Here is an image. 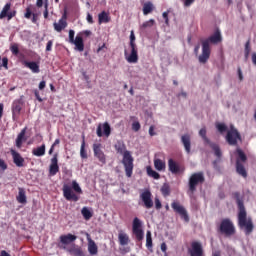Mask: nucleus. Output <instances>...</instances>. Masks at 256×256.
Returning <instances> with one entry per match:
<instances>
[{"instance_id":"nucleus-56","label":"nucleus","mask_w":256,"mask_h":256,"mask_svg":"<svg viewBox=\"0 0 256 256\" xmlns=\"http://www.w3.org/2000/svg\"><path fill=\"white\" fill-rule=\"evenodd\" d=\"M34 95H35L37 101H39V103L43 102V98H41V96L39 95V91L35 90Z\"/></svg>"},{"instance_id":"nucleus-29","label":"nucleus","mask_w":256,"mask_h":256,"mask_svg":"<svg viewBox=\"0 0 256 256\" xmlns=\"http://www.w3.org/2000/svg\"><path fill=\"white\" fill-rule=\"evenodd\" d=\"M236 153H237V158H236V163H246L247 162V155H245V152H243V150H241L240 148L236 149Z\"/></svg>"},{"instance_id":"nucleus-2","label":"nucleus","mask_w":256,"mask_h":256,"mask_svg":"<svg viewBox=\"0 0 256 256\" xmlns=\"http://www.w3.org/2000/svg\"><path fill=\"white\" fill-rule=\"evenodd\" d=\"M223 41V36H221V31L217 30L210 37L201 40L202 43V53L198 56V61L201 65H205L211 57V45H218Z\"/></svg>"},{"instance_id":"nucleus-18","label":"nucleus","mask_w":256,"mask_h":256,"mask_svg":"<svg viewBox=\"0 0 256 256\" xmlns=\"http://www.w3.org/2000/svg\"><path fill=\"white\" fill-rule=\"evenodd\" d=\"M93 152L94 157H97L102 165H105L107 163L105 153H103V150H101V144H93Z\"/></svg>"},{"instance_id":"nucleus-58","label":"nucleus","mask_w":256,"mask_h":256,"mask_svg":"<svg viewBox=\"0 0 256 256\" xmlns=\"http://www.w3.org/2000/svg\"><path fill=\"white\" fill-rule=\"evenodd\" d=\"M87 22L90 24V25H93L94 21H93V16L91 14H87Z\"/></svg>"},{"instance_id":"nucleus-27","label":"nucleus","mask_w":256,"mask_h":256,"mask_svg":"<svg viewBox=\"0 0 256 256\" xmlns=\"http://www.w3.org/2000/svg\"><path fill=\"white\" fill-rule=\"evenodd\" d=\"M236 173L243 177V179H247V169H245V165L243 163H236Z\"/></svg>"},{"instance_id":"nucleus-9","label":"nucleus","mask_w":256,"mask_h":256,"mask_svg":"<svg viewBox=\"0 0 256 256\" xmlns=\"http://www.w3.org/2000/svg\"><path fill=\"white\" fill-rule=\"evenodd\" d=\"M171 207L175 213L180 215L181 219H183L186 223H189V214L187 213L185 207L181 205V203L178 201H173Z\"/></svg>"},{"instance_id":"nucleus-23","label":"nucleus","mask_w":256,"mask_h":256,"mask_svg":"<svg viewBox=\"0 0 256 256\" xmlns=\"http://www.w3.org/2000/svg\"><path fill=\"white\" fill-rule=\"evenodd\" d=\"M87 241H88V252L91 255H97L99 248L97 247V244L91 239V236L89 234H86Z\"/></svg>"},{"instance_id":"nucleus-35","label":"nucleus","mask_w":256,"mask_h":256,"mask_svg":"<svg viewBox=\"0 0 256 256\" xmlns=\"http://www.w3.org/2000/svg\"><path fill=\"white\" fill-rule=\"evenodd\" d=\"M146 171L148 177H152V179H161V175H159L157 171L153 170L151 166L146 167Z\"/></svg>"},{"instance_id":"nucleus-61","label":"nucleus","mask_w":256,"mask_h":256,"mask_svg":"<svg viewBox=\"0 0 256 256\" xmlns=\"http://www.w3.org/2000/svg\"><path fill=\"white\" fill-rule=\"evenodd\" d=\"M161 251L162 253H167V244L165 242L161 244Z\"/></svg>"},{"instance_id":"nucleus-6","label":"nucleus","mask_w":256,"mask_h":256,"mask_svg":"<svg viewBox=\"0 0 256 256\" xmlns=\"http://www.w3.org/2000/svg\"><path fill=\"white\" fill-rule=\"evenodd\" d=\"M218 231L221 235H225V237H231L235 233V225L231 219L225 218L221 221Z\"/></svg>"},{"instance_id":"nucleus-34","label":"nucleus","mask_w":256,"mask_h":256,"mask_svg":"<svg viewBox=\"0 0 256 256\" xmlns=\"http://www.w3.org/2000/svg\"><path fill=\"white\" fill-rule=\"evenodd\" d=\"M119 243L122 246L129 245V236L126 233L120 232L118 235Z\"/></svg>"},{"instance_id":"nucleus-26","label":"nucleus","mask_w":256,"mask_h":256,"mask_svg":"<svg viewBox=\"0 0 256 256\" xmlns=\"http://www.w3.org/2000/svg\"><path fill=\"white\" fill-rule=\"evenodd\" d=\"M72 45H75L77 51H84L85 49V44L83 43V37L77 35L75 40L71 42Z\"/></svg>"},{"instance_id":"nucleus-51","label":"nucleus","mask_w":256,"mask_h":256,"mask_svg":"<svg viewBox=\"0 0 256 256\" xmlns=\"http://www.w3.org/2000/svg\"><path fill=\"white\" fill-rule=\"evenodd\" d=\"M75 41V30H69V43Z\"/></svg>"},{"instance_id":"nucleus-30","label":"nucleus","mask_w":256,"mask_h":256,"mask_svg":"<svg viewBox=\"0 0 256 256\" xmlns=\"http://www.w3.org/2000/svg\"><path fill=\"white\" fill-rule=\"evenodd\" d=\"M18 203L25 205L27 203V195H25V189L19 188L18 196L16 197Z\"/></svg>"},{"instance_id":"nucleus-36","label":"nucleus","mask_w":256,"mask_h":256,"mask_svg":"<svg viewBox=\"0 0 256 256\" xmlns=\"http://www.w3.org/2000/svg\"><path fill=\"white\" fill-rule=\"evenodd\" d=\"M160 191L164 197H169V195H171V187L167 183L162 185Z\"/></svg>"},{"instance_id":"nucleus-55","label":"nucleus","mask_w":256,"mask_h":256,"mask_svg":"<svg viewBox=\"0 0 256 256\" xmlns=\"http://www.w3.org/2000/svg\"><path fill=\"white\" fill-rule=\"evenodd\" d=\"M51 49H53V40L48 41L46 45V51H51Z\"/></svg>"},{"instance_id":"nucleus-21","label":"nucleus","mask_w":256,"mask_h":256,"mask_svg":"<svg viewBox=\"0 0 256 256\" xmlns=\"http://www.w3.org/2000/svg\"><path fill=\"white\" fill-rule=\"evenodd\" d=\"M181 143H182L186 153L189 155V153H191V134L182 135Z\"/></svg>"},{"instance_id":"nucleus-47","label":"nucleus","mask_w":256,"mask_h":256,"mask_svg":"<svg viewBox=\"0 0 256 256\" xmlns=\"http://www.w3.org/2000/svg\"><path fill=\"white\" fill-rule=\"evenodd\" d=\"M10 51L13 53V55H19V45L12 44L10 47Z\"/></svg>"},{"instance_id":"nucleus-14","label":"nucleus","mask_w":256,"mask_h":256,"mask_svg":"<svg viewBox=\"0 0 256 256\" xmlns=\"http://www.w3.org/2000/svg\"><path fill=\"white\" fill-rule=\"evenodd\" d=\"M151 197H153V194H151V191L149 190H145L140 194V199L142 203H144L146 209H151L153 207V199Z\"/></svg>"},{"instance_id":"nucleus-32","label":"nucleus","mask_w":256,"mask_h":256,"mask_svg":"<svg viewBox=\"0 0 256 256\" xmlns=\"http://www.w3.org/2000/svg\"><path fill=\"white\" fill-rule=\"evenodd\" d=\"M109 21H111V18H109V14H107V12L102 11L98 15V23H99V25H101L102 23H109Z\"/></svg>"},{"instance_id":"nucleus-39","label":"nucleus","mask_w":256,"mask_h":256,"mask_svg":"<svg viewBox=\"0 0 256 256\" xmlns=\"http://www.w3.org/2000/svg\"><path fill=\"white\" fill-rule=\"evenodd\" d=\"M9 11H11V3H6L0 13V19H5V17H7V14L9 13Z\"/></svg>"},{"instance_id":"nucleus-10","label":"nucleus","mask_w":256,"mask_h":256,"mask_svg":"<svg viewBox=\"0 0 256 256\" xmlns=\"http://www.w3.org/2000/svg\"><path fill=\"white\" fill-rule=\"evenodd\" d=\"M60 249H64L71 256H85L83 249L76 244H72L71 246H60Z\"/></svg>"},{"instance_id":"nucleus-12","label":"nucleus","mask_w":256,"mask_h":256,"mask_svg":"<svg viewBox=\"0 0 256 256\" xmlns=\"http://www.w3.org/2000/svg\"><path fill=\"white\" fill-rule=\"evenodd\" d=\"M188 254L190 256H203V244L198 241L192 242L190 248L188 249Z\"/></svg>"},{"instance_id":"nucleus-49","label":"nucleus","mask_w":256,"mask_h":256,"mask_svg":"<svg viewBox=\"0 0 256 256\" xmlns=\"http://www.w3.org/2000/svg\"><path fill=\"white\" fill-rule=\"evenodd\" d=\"M245 59H249V54L251 53V47H249V42L245 44Z\"/></svg>"},{"instance_id":"nucleus-38","label":"nucleus","mask_w":256,"mask_h":256,"mask_svg":"<svg viewBox=\"0 0 256 256\" xmlns=\"http://www.w3.org/2000/svg\"><path fill=\"white\" fill-rule=\"evenodd\" d=\"M153 12V3L146 2L143 5V15H149V13Z\"/></svg>"},{"instance_id":"nucleus-8","label":"nucleus","mask_w":256,"mask_h":256,"mask_svg":"<svg viewBox=\"0 0 256 256\" xmlns=\"http://www.w3.org/2000/svg\"><path fill=\"white\" fill-rule=\"evenodd\" d=\"M141 227H143V222L138 217H135L132 222V233L138 241H141L145 237V232H143Z\"/></svg>"},{"instance_id":"nucleus-44","label":"nucleus","mask_w":256,"mask_h":256,"mask_svg":"<svg viewBox=\"0 0 256 256\" xmlns=\"http://www.w3.org/2000/svg\"><path fill=\"white\" fill-rule=\"evenodd\" d=\"M216 129L219 131V133H225V131H227V125L224 123H219L216 125Z\"/></svg>"},{"instance_id":"nucleus-54","label":"nucleus","mask_w":256,"mask_h":256,"mask_svg":"<svg viewBox=\"0 0 256 256\" xmlns=\"http://www.w3.org/2000/svg\"><path fill=\"white\" fill-rule=\"evenodd\" d=\"M162 204H161V200H159V198H155V208L156 209H161Z\"/></svg>"},{"instance_id":"nucleus-24","label":"nucleus","mask_w":256,"mask_h":256,"mask_svg":"<svg viewBox=\"0 0 256 256\" xmlns=\"http://www.w3.org/2000/svg\"><path fill=\"white\" fill-rule=\"evenodd\" d=\"M168 169L174 175H177V173H181V171H183L181 166L177 162H175L173 159H169L168 160Z\"/></svg>"},{"instance_id":"nucleus-19","label":"nucleus","mask_w":256,"mask_h":256,"mask_svg":"<svg viewBox=\"0 0 256 256\" xmlns=\"http://www.w3.org/2000/svg\"><path fill=\"white\" fill-rule=\"evenodd\" d=\"M59 160L57 159V154H54V156L51 159V164L49 167V173L52 177L54 175H57L59 173Z\"/></svg>"},{"instance_id":"nucleus-11","label":"nucleus","mask_w":256,"mask_h":256,"mask_svg":"<svg viewBox=\"0 0 256 256\" xmlns=\"http://www.w3.org/2000/svg\"><path fill=\"white\" fill-rule=\"evenodd\" d=\"M97 137H110L111 135V125L109 122H104L103 124H99L96 130Z\"/></svg>"},{"instance_id":"nucleus-15","label":"nucleus","mask_w":256,"mask_h":256,"mask_svg":"<svg viewBox=\"0 0 256 256\" xmlns=\"http://www.w3.org/2000/svg\"><path fill=\"white\" fill-rule=\"evenodd\" d=\"M23 108V99L15 100L12 104V119L17 121L19 115L21 114V109Z\"/></svg>"},{"instance_id":"nucleus-42","label":"nucleus","mask_w":256,"mask_h":256,"mask_svg":"<svg viewBox=\"0 0 256 256\" xmlns=\"http://www.w3.org/2000/svg\"><path fill=\"white\" fill-rule=\"evenodd\" d=\"M72 189L75 191V193H83V190L81 189V186H79V183L77 181H72Z\"/></svg>"},{"instance_id":"nucleus-4","label":"nucleus","mask_w":256,"mask_h":256,"mask_svg":"<svg viewBox=\"0 0 256 256\" xmlns=\"http://www.w3.org/2000/svg\"><path fill=\"white\" fill-rule=\"evenodd\" d=\"M199 135L200 137H202L204 144L205 145H209V147L214 151V155L217 157L218 160H215L213 163L214 165H217V163L219 162V160L222 157V152H221V148H219V145L211 142V140H209V138H207V129L205 128H201L199 131Z\"/></svg>"},{"instance_id":"nucleus-60","label":"nucleus","mask_w":256,"mask_h":256,"mask_svg":"<svg viewBox=\"0 0 256 256\" xmlns=\"http://www.w3.org/2000/svg\"><path fill=\"white\" fill-rule=\"evenodd\" d=\"M149 135H150V137H155V127L154 126H150Z\"/></svg>"},{"instance_id":"nucleus-20","label":"nucleus","mask_w":256,"mask_h":256,"mask_svg":"<svg viewBox=\"0 0 256 256\" xmlns=\"http://www.w3.org/2000/svg\"><path fill=\"white\" fill-rule=\"evenodd\" d=\"M53 27L57 33H61L63 29H67V15L63 14L62 18L58 22L53 23Z\"/></svg>"},{"instance_id":"nucleus-13","label":"nucleus","mask_w":256,"mask_h":256,"mask_svg":"<svg viewBox=\"0 0 256 256\" xmlns=\"http://www.w3.org/2000/svg\"><path fill=\"white\" fill-rule=\"evenodd\" d=\"M62 191L66 201H79V196L74 193L73 189L69 185L65 184Z\"/></svg>"},{"instance_id":"nucleus-52","label":"nucleus","mask_w":256,"mask_h":256,"mask_svg":"<svg viewBox=\"0 0 256 256\" xmlns=\"http://www.w3.org/2000/svg\"><path fill=\"white\" fill-rule=\"evenodd\" d=\"M162 17L165 20V24L169 25V11L163 12Z\"/></svg>"},{"instance_id":"nucleus-50","label":"nucleus","mask_w":256,"mask_h":256,"mask_svg":"<svg viewBox=\"0 0 256 256\" xmlns=\"http://www.w3.org/2000/svg\"><path fill=\"white\" fill-rule=\"evenodd\" d=\"M132 129L135 131V132H137V131H139V129H141V124L139 123V122H133L132 123Z\"/></svg>"},{"instance_id":"nucleus-46","label":"nucleus","mask_w":256,"mask_h":256,"mask_svg":"<svg viewBox=\"0 0 256 256\" xmlns=\"http://www.w3.org/2000/svg\"><path fill=\"white\" fill-rule=\"evenodd\" d=\"M31 15H33V6H29L26 8V13L24 14V17L26 19H31Z\"/></svg>"},{"instance_id":"nucleus-48","label":"nucleus","mask_w":256,"mask_h":256,"mask_svg":"<svg viewBox=\"0 0 256 256\" xmlns=\"http://www.w3.org/2000/svg\"><path fill=\"white\" fill-rule=\"evenodd\" d=\"M130 47H137V44H135V32L133 31L130 33Z\"/></svg>"},{"instance_id":"nucleus-5","label":"nucleus","mask_w":256,"mask_h":256,"mask_svg":"<svg viewBox=\"0 0 256 256\" xmlns=\"http://www.w3.org/2000/svg\"><path fill=\"white\" fill-rule=\"evenodd\" d=\"M199 183H205V175L203 172L194 173L190 176L188 182V195L190 197H193V193L197 191V185H199Z\"/></svg>"},{"instance_id":"nucleus-62","label":"nucleus","mask_w":256,"mask_h":256,"mask_svg":"<svg viewBox=\"0 0 256 256\" xmlns=\"http://www.w3.org/2000/svg\"><path fill=\"white\" fill-rule=\"evenodd\" d=\"M8 63H9V60L7 58L2 59V66L3 67H7Z\"/></svg>"},{"instance_id":"nucleus-45","label":"nucleus","mask_w":256,"mask_h":256,"mask_svg":"<svg viewBox=\"0 0 256 256\" xmlns=\"http://www.w3.org/2000/svg\"><path fill=\"white\" fill-rule=\"evenodd\" d=\"M5 171H7V163H5V160L0 158V175L5 173Z\"/></svg>"},{"instance_id":"nucleus-64","label":"nucleus","mask_w":256,"mask_h":256,"mask_svg":"<svg viewBox=\"0 0 256 256\" xmlns=\"http://www.w3.org/2000/svg\"><path fill=\"white\" fill-rule=\"evenodd\" d=\"M252 63L256 66V53L252 54Z\"/></svg>"},{"instance_id":"nucleus-17","label":"nucleus","mask_w":256,"mask_h":256,"mask_svg":"<svg viewBox=\"0 0 256 256\" xmlns=\"http://www.w3.org/2000/svg\"><path fill=\"white\" fill-rule=\"evenodd\" d=\"M59 239H60L59 247H67V245L71 243H75V241H77V236L71 233H68L65 235H61Z\"/></svg>"},{"instance_id":"nucleus-7","label":"nucleus","mask_w":256,"mask_h":256,"mask_svg":"<svg viewBox=\"0 0 256 256\" xmlns=\"http://www.w3.org/2000/svg\"><path fill=\"white\" fill-rule=\"evenodd\" d=\"M226 141L232 146L237 145V141H241V134L233 124L230 125V129L227 131Z\"/></svg>"},{"instance_id":"nucleus-43","label":"nucleus","mask_w":256,"mask_h":256,"mask_svg":"<svg viewBox=\"0 0 256 256\" xmlns=\"http://www.w3.org/2000/svg\"><path fill=\"white\" fill-rule=\"evenodd\" d=\"M152 25H155V20L154 19H150V20L144 22L141 25V29H147V28L151 27Z\"/></svg>"},{"instance_id":"nucleus-3","label":"nucleus","mask_w":256,"mask_h":256,"mask_svg":"<svg viewBox=\"0 0 256 256\" xmlns=\"http://www.w3.org/2000/svg\"><path fill=\"white\" fill-rule=\"evenodd\" d=\"M116 153L119 155H122V165L124 166V170L126 173V177H132L133 175V156L131 155V152L127 150V146L125 145V142L122 140H118L115 144Z\"/></svg>"},{"instance_id":"nucleus-57","label":"nucleus","mask_w":256,"mask_h":256,"mask_svg":"<svg viewBox=\"0 0 256 256\" xmlns=\"http://www.w3.org/2000/svg\"><path fill=\"white\" fill-rule=\"evenodd\" d=\"M47 85V82H45V80H42L40 83H39V89L40 91H43V89H45Z\"/></svg>"},{"instance_id":"nucleus-41","label":"nucleus","mask_w":256,"mask_h":256,"mask_svg":"<svg viewBox=\"0 0 256 256\" xmlns=\"http://www.w3.org/2000/svg\"><path fill=\"white\" fill-rule=\"evenodd\" d=\"M80 156L82 159H87V150H85V140L81 143Z\"/></svg>"},{"instance_id":"nucleus-16","label":"nucleus","mask_w":256,"mask_h":256,"mask_svg":"<svg viewBox=\"0 0 256 256\" xmlns=\"http://www.w3.org/2000/svg\"><path fill=\"white\" fill-rule=\"evenodd\" d=\"M131 53L125 50L124 57L128 63H137L139 61V54L137 52V46L130 47Z\"/></svg>"},{"instance_id":"nucleus-31","label":"nucleus","mask_w":256,"mask_h":256,"mask_svg":"<svg viewBox=\"0 0 256 256\" xmlns=\"http://www.w3.org/2000/svg\"><path fill=\"white\" fill-rule=\"evenodd\" d=\"M154 167L156 171H165V167H166L165 161L159 158L154 159Z\"/></svg>"},{"instance_id":"nucleus-53","label":"nucleus","mask_w":256,"mask_h":256,"mask_svg":"<svg viewBox=\"0 0 256 256\" xmlns=\"http://www.w3.org/2000/svg\"><path fill=\"white\" fill-rule=\"evenodd\" d=\"M184 3V7H191L193 3H195V0H182Z\"/></svg>"},{"instance_id":"nucleus-40","label":"nucleus","mask_w":256,"mask_h":256,"mask_svg":"<svg viewBox=\"0 0 256 256\" xmlns=\"http://www.w3.org/2000/svg\"><path fill=\"white\" fill-rule=\"evenodd\" d=\"M81 214L83 215L84 219H86V221H89V219L93 217V213L87 207L82 208Z\"/></svg>"},{"instance_id":"nucleus-22","label":"nucleus","mask_w":256,"mask_h":256,"mask_svg":"<svg viewBox=\"0 0 256 256\" xmlns=\"http://www.w3.org/2000/svg\"><path fill=\"white\" fill-rule=\"evenodd\" d=\"M10 153L12 155L13 162L16 165V167H23V163H25V159L21 157V154H19V152L13 149L10 150Z\"/></svg>"},{"instance_id":"nucleus-25","label":"nucleus","mask_w":256,"mask_h":256,"mask_svg":"<svg viewBox=\"0 0 256 256\" xmlns=\"http://www.w3.org/2000/svg\"><path fill=\"white\" fill-rule=\"evenodd\" d=\"M26 133H27V128H23L21 130V132L18 134V136L16 138V147L18 149H21V147H23V143H25V141H27V138L25 137Z\"/></svg>"},{"instance_id":"nucleus-1","label":"nucleus","mask_w":256,"mask_h":256,"mask_svg":"<svg viewBox=\"0 0 256 256\" xmlns=\"http://www.w3.org/2000/svg\"><path fill=\"white\" fill-rule=\"evenodd\" d=\"M234 199L238 206V225L242 229L245 235H250L253 233L255 226L253 225V220L247 218V211L245 210V205L243 204V199H241V194L239 192L234 193Z\"/></svg>"},{"instance_id":"nucleus-33","label":"nucleus","mask_w":256,"mask_h":256,"mask_svg":"<svg viewBox=\"0 0 256 256\" xmlns=\"http://www.w3.org/2000/svg\"><path fill=\"white\" fill-rule=\"evenodd\" d=\"M32 154L35 157H43V155H45V144L39 146L38 148H34L32 150Z\"/></svg>"},{"instance_id":"nucleus-63","label":"nucleus","mask_w":256,"mask_h":256,"mask_svg":"<svg viewBox=\"0 0 256 256\" xmlns=\"http://www.w3.org/2000/svg\"><path fill=\"white\" fill-rule=\"evenodd\" d=\"M0 256H11V254H9L7 251H5V250H2L1 252H0Z\"/></svg>"},{"instance_id":"nucleus-37","label":"nucleus","mask_w":256,"mask_h":256,"mask_svg":"<svg viewBox=\"0 0 256 256\" xmlns=\"http://www.w3.org/2000/svg\"><path fill=\"white\" fill-rule=\"evenodd\" d=\"M146 247L149 251L153 249V238L151 237V231L146 233Z\"/></svg>"},{"instance_id":"nucleus-28","label":"nucleus","mask_w":256,"mask_h":256,"mask_svg":"<svg viewBox=\"0 0 256 256\" xmlns=\"http://www.w3.org/2000/svg\"><path fill=\"white\" fill-rule=\"evenodd\" d=\"M24 65H25V67L30 69V71H32V73H40L41 72V70L39 69V64H37V62L25 61Z\"/></svg>"},{"instance_id":"nucleus-59","label":"nucleus","mask_w":256,"mask_h":256,"mask_svg":"<svg viewBox=\"0 0 256 256\" xmlns=\"http://www.w3.org/2000/svg\"><path fill=\"white\" fill-rule=\"evenodd\" d=\"M16 13H17L16 11L8 12L6 15V17H8V21H11V18L15 17Z\"/></svg>"}]
</instances>
